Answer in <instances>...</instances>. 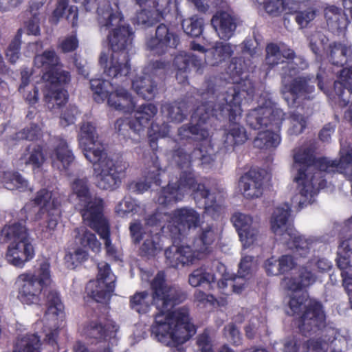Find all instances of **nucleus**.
<instances>
[{
	"instance_id": "obj_15",
	"label": "nucleus",
	"mask_w": 352,
	"mask_h": 352,
	"mask_svg": "<svg viewBox=\"0 0 352 352\" xmlns=\"http://www.w3.org/2000/svg\"><path fill=\"white\" fill-rule=\"evenodd\" d=\"M116 8L110 6L108 2L98 8V22L101 28L108 29L114 26H118L113 30L108 35L109 44H130L133 40V32L129 25H120L122 20V15L118 10V6Z\"/></svg>"
},
{
	"instance_id": "obj_27",
	"label": "nucleus",
	"mask_w": 352,
	"mask_h": 352,
	"mask_svg": "<svg viewBox=\"0 0 352 352\" xmlns=\"http://www.w3.org/2000/svg\"><path fill=\"white\" fill-rule=\"evenodd\" d=\"M211 24L218 36L223 41L230 39L236 28L234 18L227 12H217L212 16Z\"/></svg>"
},
{
	"instance_id": "obj_24",
	"label": "nucleus",
	"mask_w": 352,
	"mask_h": 352,
	"mask_svg": "<svg viewBox=\"0 0 352 352\" xmlns=\"http://www.w3.org/2000/svg\"><path fill=\"white\" fill-rule=\"evenodd\" d=\"M117 331L116 324L111 320L96 319L86 322L82 333L91 344L108 342Z\"/></svg>"
},
{
	"instance_id": "obj_7",
	"label": "nucleus",
	"mask_w": 352,
	"mask_h": 352,
	"mask_svg": "<svg viewBox=\"0 0 352 352\" xmlns=\"http://www.w3.org/2000/svg\"><path fill=\"white\" fill-rule=\"evenodd\" d=\"M34 65L43 67V80L47 83L44 100L50 111L60 109L68 102L67 87L71 82L69 71L63 69L59 58L53 50L35 56Z\"/></svg>"
},
{
	"instance_id": "obj_4",
	"label": "nucleus",
	"mask_w": 352,
	"mask_h": 352,
	"mask_svg": "<svg viewBox=\"0 0 352 352\" xmlns=\"http://www.w3.org/2000/svg\"><path fill=\"white\" fill-rule=\"evenodd\" d=\"M112 52L110 65L104 73L112 82L102 78L90 80V89L94 100L98 103L107 100L108 105L122 112L131 111L134 108L131 94L124 88L129 85L128 75L131 72L128 45H108Z\"/></svg>"
},
{
	"instance_id": "obj_39",
	"label": "nucleus",
	"mask_w": 352,
	"mask_h": 352,
	"mask_svg": "<svg viewBox=\"0 0 352 352\" xmlns=\"http://www.w3.org/2000/svg\"><path fill=\"white\" fill-rule=\"evenodd\" d=\"M316 281V276L306 267H300L298 270V275L292 277L288 282V287L294 292L300 291L309 287Z\"/></svg>"
},
{
	"instance_id": "obj_18",
	"label": "nucleus",
	"mask_w": 352,
	"mask_h": 352,
	"mask_svg": "<svg viewBox=\"0 0 352 352\" xmlns=\"http://www.w3.org/2000/svg\"><path fill=\"white\" fill-rule=\"evenodd\" d=\"M98 269L96 280H89L85 289L89 298L97 302L103 303L110 300L114 292L116 276L107 263H99Z\"/></svg>"
},
{
	"instance_id": "obj_16",
	"label": "nucleus",
	"mask_w": 352,
	"mask_h": 352,
	"mask_svg": "<svg viewBox=\"0 0 352 352\" xmlns=\"http://www.w3.org/2000/svg\"><path fill=\"white\" fill-rule=\"evenodd\" d=\"M186 168V170L181 172L179 179L174 184L182 193L184 194L188 190H192L195 198L204 199L205 212L213 219H216L222 210V206L216 201L215 194L211 193L204 184L197 183L192 167Z\"/></svg>"
},
{
	"instance_id": "obj_21",
	"label": "nucleus",
	"mask_w": 352,
	"mask_h": 352,
	"mask_svg": "<svg viewBox=\"0 0 352 352\" xmlns=\"http://www.w3.org/2000/svg\"><path fill=\"white\" fill-rule=\"evenodd\" d=\"M78 206L82 219L89 228L97 232L109 226L104 214V201L102 198L95 195Z\"/></svg>"
},
{
	"instance_id": "obj_59",
	"label": "nucleus",
	"mask_w": 352,
	"mask_h": 352,
	"mask_svg": "<svg viewBox=\"0 0 352 352\" xmlns=\"http://www.w3.org/2000/svg\"><path fill=\"white\" fill-rule=\"evenodd\" d=\"M78 113V109L75 105H69L61 113L60 118V124L63 127H66L72 124L76 121V117Z\"/></svg>"
},
{
	"instance_id": "obj_42",
	"label": "nucleus",
	"mask_w": 352,
	"mask_h": 352,
	"mask_svg": "<svg viewBox=\"0 0 352 352\" xmlns=\"http://www.w3.org/2000/svg\"><path fill=\"white\" fill-rule=\"evenodd\" d=\"M162 20L153 11L152 9L144 8L137 11L133 18L134 25L140 26L142 28H148L153 27Z\"/></svg>"
},
{
	"instance_id": "obj_48",
	"label": "nucleus",
	"mask_w": 352,
	"mask_h": 352,
	"mask_svg": "<svg viewBox=\"0 0 352 352\" xmlns=\"http://www.w3.org/2000/svg\"><path fill=\"white\" fill-rule=\"evenodd\" d=\"M169 126L168 124L163 122L161 125L151 122L148 131V142L153 151L157 150V140L160 138H164L168 135Z\"/></svg>"
},
{
	"instance_id": "obj_45",
	"label": "nucleus",
	"mask_w": 352,
	"mask_h": 352,
	"mask_svg": "<svg viewBox=\"0 0 352 352\" xmlns=\"http://www.w3.org/2000/svg\"><path fill=\"white\" fill-rule=\"evenodd\" d=\"M214 280V274L208 272L205 266L194 270L188 276L189 284L195 287L205 283L210 285Z\"/></svg>"
},
{
	"instance_id": "obj_56",
	"label": "nucleus",
	"mask_w": 352,
	"mask_h": 352,
	"mask_svg": "<svg viewBox=\"0 0 352 352\" xmlns=\"http://www.w3.org/2000/svg\"><path fill=\"white\" fill-rule=\"evenodd\" d=\"M170 0H153L148 3V7L161 19H165L170 12Z\"/></svg>"
},
{
	"instance_id": "obj_31",
	"label": "nucleus",
	"mask_w": 352,
	"mask_h": 352,
	"mask_svg": "<svg viewBox=\"0 0 352 352\" xmlns=\"http://www.w3.org/2000/svg\"><path fill=\"white\" fill-rule=\"evenodd\" d=\"M51 157L58 161L64 170H67L70 166L75 158L66 140L60 137L54 138V149Z\"/></svg>"
},
{
	"instance_id": "obj_47",
	"label": "nucleus",
	"mask_w": 352,
	"mask_h": 352,
	"mask_svg": "<svg viewBox=\"0 0 352 352\" xmlns=\"http://www.w3.org/2000/svg\"><path fill=\"white\" fill-rule=\"evenodd\" d=\"M71 187L73 194L76 196L78 204L85 202L93 196L90 191L89 181L86 177L75 179Z\"/></svg>"
},
{
	"instance_id": "obj_28",
	"label": "nucleus",
	"mask_w": 352,
	"mask_h": 352,
	"mask_svg": "<svg viewBox=\"0 0 352 352\" xmlns=\"http://www.w3.org/2000/svg\"><path fill=\"white\" fill-rule=\"evenodd\" d=\"M1 235L6 242L10 243L32 240L26 227L25 219L6 224L1 230Z\"/></svg>"
},
{
	"instance_id": "obj_61",
	"label": "nucleus",
	"mask_w": 352,
	"mask_h": 352,
	"mask_svg": "<svg viewBox=\"0 0 352 352\" xmlns=\"http://www.w3.org/2000/svg\"><path fill=\"white\" fill-rule=\"evenodd\" d=\"M295 20L300 28L307 27L309 22L316 17V11L312 8H308L304 11H296Z\"/></svg>"
},
{
	"instance_id": "obj_46",
	"label": "nucleus",
	"mask_w": 352,
	"mask_h": 352,
	"mask_svg": "<svg viewBox=\"0 0 352 352\" xmlns=\"http://www.w3.org/2000/svg\"><path fill=\"white\" fill-rule=\"evenodd\" d=\"M335 340V336L329 338L327 340L323 338H309L304 341L302 352H327Z\"/></svg>"
},
{
	"instance_id": "obj_38",
	"label": "nucleus",
	"mask_w": 352,
	"mask_h": 352,
	"mask_svg": "<svg viewBox=\"0 0 352 352\" xmlns=\"http://www.w3.org/2000/svg\"><path fill=\"white\" fill-rule=\"evenodd\" d=\"M154 303L147 291L136 292L129 298V307L140 314L148 313Z\"/></svg>"
},
{
	"instance_id": "obj_35",
	"label": "nucleus",
	"mask_w": 352,
	"mask_h": 352,
	"mask_svg": "<svg viewBox=\"0 0 352 352\" xmlns=\"http://www.w3.org/2000/svg\"><path fill=\"white\" fill-rule=\"evenodd\" d=\"M204 151L201 148L196 147L190 153H188L184 148L179 146L174 150L173 157L178 166L184 169L192 167V163L196 160L199 162Z\"/></svg>"
},
{
	"instance_id": "obj_17",
	"label": "nucleus",
	"mask_w": 352,
	"mask_h": 352,
	"mask_svg": "<svg viewBox=\"0 0 352 352\" xmlns=\"http://www.w3.org/2000/svg\"><path fill=\"white\" fill-rule=\"evenodd\" d=\"M170 66V62L166 60H151L143 69V75L131 80L128 78L134 91L146 100H153L158 93L157 83L153 76L164 73Z\"/></svg>"
},
{
	"instance_id": "obj_22",
	"label": "nucleus",
	"mask_w": 352,
	"mask_h": 352,
	"mask_svg": "<svg viewBox=\"0 0 352 352\" xmlns=\"http://www.w3.org/2000/svg\"><path fill=\"white\" fill-rule=\"evenodd\" d=\"M230 221L235 228L243 248H248L257 241L260 234V224L252 215L235 212L232 214Z\"/></svg>"
},
{
	"instance_id": "obj_30",
	"label": "nucleus",
	"mask_w": 352,
	"mask_h": 352,
	"mask_svg": "<svg viewBox=\"0 0 352 352\" xmlns=\"http://www.w3.org/2000/svg\"><path fill=\"white\" fill-rule=\"evenodd\" d=\"M162 168L153 166L148 170L144 171V180L133 182L129 184V188L133 192L141 194L147 191L152 184L161 186L162 180L160 179Z\"/></svg>"
},
{
	"instance_id": "obj_11",
	"label": "nucleus",
	"mask_w": 352,
	"mask_h": 352,
	"mask_svg": "<svg viewBox=\"0 0 352 352\" xmlns=\"http://www.w3.org/2000/svg\"><path fill=\"white\" fill-rule=\"evenodd\" d=\"M330 60L332 64L343 67L338 80L333 83L335 95L332 96L335 102L340 107H345L352 102V49L351 45H329Z\"/></svg>"
},
{
	"instance_id": "obj_49",
	"label": "nucleus",
	"mask_w": 352,
	"mask_h": 352,
	"mask_svg": "<svg viewBox=\"0 0 352 352\" xmlns=\"http://www.w3.org/2000/svg\"><path fill=\"white\" fill-rule=\"evenodd\" d=\"M26 151L28 157L25 164L31 165L33 168H41L45 160L43 146L39 144L30 145L27 147Z\"/></svg>"
},
{
	"instance_id": "obj_37",
	"label": "nucleus",
	"mask_w": 352,
	"mask_h": 352,
	"mask_svg": "<svg viewBox=\"0 0 352 352\" xmlns=\"http://www.w3.org/2000/svg\"><path fill=\"white\" fill-rule=\"evenodd\" d=\"M0 182L10 190L23 192L28 189V182L17 171H3L0 175Z\"/></svg>"
},
{
	"instance_id": "obj_44",
	"label": "nucleus",
	"mask_w": 352,
	"mask_h": 352,
	"mask_svg": "<svg viewBox=\"0 0 352 352\" xmlns=\"http://www.w3.org/2000/svg\"><path fill=\"white\" fill-rule=\"evenodd\" d=\"M41 340L38 335L27 334L16 343L14 352H39Z\"/></svg>"
},
{
	"instance_id": "obj_40",
	"label": "nucleus",
	"mask_w": 352,
	"mask_h": 352,
	"mask_svg": "<svg viewBox=\"0 0 352 352\" xmlns=\"http://www.w3.org/2000/svg\"><path fill=\"white\" fill-rule=\"evenodd\" d=\"M76 241L83 248L89 249L97 252L100 249V243L95 234L85 228H76L74 230Z\"/></svg>"
},
{
	"instance_id": "obj_52",
	"label": "nucleus",
	"mask_w": 352,
	"mask_h": 352,
	"mask_svg": "<svg viewBox=\"0 0 352 352\" xmlns=\"http://www.w3.org/2000/svg\"><path fill=\"white\" fill-rule=\"evenodd\" d=\"M87 250L77 248L74 252H67L65 256V262L72 268L76 267L88 259Z\"/></svg>"
},
{
	"instance_id": "obj_5",
	"label": "nucleus",
	"mask_w": 352,
	"mask_h": 352,
	"mask_svg": "<svg viewBox=\"0 0 352 352\" xmlns=\"http://www.w3.org/2000/svg\"><path fill=\"white\" fill-rule=\"evenodd\" d=\"M97 138L96 126L90 122H82L78 140L85 146V157L93 164L94 184L100 189L113 191L121 185L127 165L122 159L109 156L102 144H96Z\"/></svg>"
},
{
	"instance_id": "obj_19",
	"label": "nucleus",
	"mask_w": 352,
	"mask_h": 352,
	"mask_svg": "<svg viewBox=\"0 0 352 352\" xmlns=\"http://www.w3.org/2000/svg\"><path fill=\"white\" fill-rule=\"evenodd\" d=\"M32 201L34 205L40 207V213H46L44 221L45 230H43L51 234V232L56 229L61 214L60 197L47 188H41L36 192Z\"/></svg>"
},
{
	"instance_id": "obj_54",
	"label": "nucleus",
	"mask_w": 352,
	"mask_h": 352,
	"mask_svg": "<svg viewBox=\"0 0 352 352\" xmlns=\"http://www.w3.org/2000/svg\"><path fill=\"white\" fill-rule=\"evenodd\" d=\"M162 111L166 113L168 118L173 122H182L185 118L182 108L175 102L164 104L162 106Z\"/></svg>"
},
{
	"instance_id": "obj_34",
	"label": "nucleus",
	"mask_w": 352,
	"mask_h": 352,
	"mask_svg": "<svg viewBox=\"0 0 352 352\" xmlns=\"http://www.w3.org/2000/svg\"><path fill=\"white\" fill-rule=\"evenodd\" d=\"M324 16L329 29L334 32L344 34L346 27V19L341 9L336 6H329L324 10Z\"/></svg>"
},
{
	"instance_id": "obj_29",
	"label": "nucleus",
	"mask_w": 352,
	"mask_h": 352,
	"mask_svg": "<svg viewBox=\"0 0 352 352\" xmlns=\"http://www.w3.org/2000/svg\"><path fill=\"white\" fill-rule=\"evenodd\" d=\"M133 104L135 102H133ZM135 104L131 111L133 112V122H132L133 127L136 128L138 131H143L145 127L148 126L152 121L153 118L156 116L158 111L157 107L153 103H144L140 105L136 109Z\"/></svg>"
},
{
	"instance_id": "obj_33",
	"label": "nucleus",
	"mask_w": 352,
	"mask_h": 352,
	"mask_svg": "<svg viewBox=\"0 0 352 352\" xmlns=\"http://www.w3.org/2000/svg\"><path fill=\"white\" fill-rule=\"evenodd\" d=\"M40 12L31 14L30 18L25 22V28L27 33H24L22 29H19L15 35L12 44H20L28 41L27 38L30 35L37 36L40 33V23L43 19Z\"/></svg>"
},
{
	"instance_id": "obj_20",
	"label": "nucleus",
	"mask_w": 352,
	"mask_h": 352,
	"mask_svg": "<svg viewBox=\"0 0 352 352\" xmlns=\"http://www.w3.org/2000/svg\"><path fill=\"white\" fill-rule=\"evenodd\" d=\"M167 228L174 239H181L184 232L199 226V214L193 208L183 207L177 208L168 214Z\"/></svg>"
},
{
	"instance_id": "obj_50",
	"label": "nucleus",
	"mask_w": 352,
	"mask_h": 352,
	"mask_svg": "<svg viewBox=\"0 0 352 352\" xmlns=\"http://www.w3.org/2000/svg\"><path fill=\"white\" fill-rule=\"evenodd\" d=\"M155 39L159 44H175L179 43L180 38L178 34L168 29L164 23L159 25L155 31Z\"/></svg>"
},
{
	"instance_id": "obj_36",
	"label": "nucleus",
	"mask_w": 352,
	"mask_h": 352,
	"mask_svg": "<svg viewBox=\"0 0 352 352\" xmlns=\"http://www.w3.org/2000/svg\"><path fill=\"white\" fill-rule=\"evenodd\" d=\"M279 47L280 45H266L265 64L268 65L269 69L284 63V59L289 60L294 55L293 50H280Z\"/></svg>"
},
{
	"instance_id": "obj_63",
	"label": "nucleus",
	"mask_w": 352,
	"mask_h": 352,
	"mask_svg": "<svg viewBox=\"0 0 352 352\" xmlns=\"http://www.w3.org/2000/svg\"><path fill=\"white\" fill-rule=\"evenodd\" d=\"M223 330L226 336L234 345L237 346L241 342V333L235 324H228L225 326Z\"/></svg>"
},
{
	"instance_id": "obj_6",
	"label": "nucleus",
	"mask_w": 352,
	"mask_h": 352,
	"mask_svg": "<svg viewBox=\"0 0 352 352\" xmlns=\"http://www.w3.org/2000/svg\"><path fill=\"white\" fill-rule=\"evenodd\" d=\"M259 106L250 110L246 116V122L250 128L259 131L253 141L254 147L269 149L277 147L281 141L280 131L285 113L276 107L269 93H263L258 100Z\"/></svg>"
},
{
	"instance_id": "obj_25",
	"label": "nucleus",
	"mask_w": 352,
	"mask_h": 352,
	"mask_svg": "<svg viewBox=\"0 0 352 352\" xmlns=\"http://www.w3.org/2000/svg\"><path fill=\"white\" fill-rule=\"evenodd\" d=\"M35 256L32 240L10 243L6 252V259L10 265L23 268Z\"/></svg>"
},
{
	"instance_id": "obj_62",
	"label": "nucleus",
	"mask_w": 352,
	"mask_h": 352,
	"mask_svg": "<svg viewBox=\"0 0 352 352\" xmlns=\"http://www.w3.org/2000/svg\"><path fill=\"white\" fill-rule=\"evenodd\" d=\"M129 232L132 242L135 245L139 244L144 236V228L141 222L139 221L131 222L129 226Z\"/></svg>"
},
{
	"instance_id": "obj_10",
	"label": "nucleus",
	"mask_w": 352,
	"mask_h": 352,
	"mask_svg": "<svg viewBox=\"0 0 352 352\" xmlns=\"http://www.w3.org/2000/svg\"><path fill=\"white\" fill-rule=\"evenodd\" d=\"M307 294H294L290 297L289 307L292 316H299L298 328L302 334H312L326 326V314L322 302L310 299Z\"/></svg>"
},
{
	"instance_id": "obj_58",
	"label": "nucleus",
	"mask_w": 352,
	"mask_h": 352,
	"mask_svg": "<svg viewBox=\"0 0 352 352\" xmlns=\"http://www.w3.org/2000/svg\"><path fill=\"white\" fill-rule=\"evenodd\" d=\"M304 340L299 336L287 337L283 342V352H300L302 349Z\"/></svg>"
},
{
	"instance_id": "obj_51",
	"label": "nucleus",
	"mask_w": 352,
	"mask_h": 352,
	"mask_svg": "<svg viewBox=\"0 0 352 352\" xmlns=\"http://www.w3.org/2000/svg\"><path fill=\"white\" fill-rule=\"evenodd\" d=\"M184 32L191 36H199L203 30L204 21L197 16L183 20L182 23Z\"/></svg>"
},
{
	"instance_id": "obj_60",
	"label": "nucleus",
	"mask_w": 352,
	"mask_h": 352,
	"mask_svg": "<svg viewBox=\"0 0 352 352\" xmlns=\"http://www.w3.org/2000/svg\"><path fill=\"white\" fill-rule=\"evenodd\" d=\"M19 138L29 141L38 139L41 135V129L37 124L32 123L19 133Z\"/></svg>"
},
{
	"instance_id": "obj_2",
	"label": "nucleus",
	"mask_w": 352,
	"mask_h": 352,
	"mask_svg": "<svg viewBox=\"0 0 352 352\" xmlns=\"http://www.w3.org/2000/svg\"><path fill=\"white\" fill-rule=\"evenodd\" d=\"M151 298L155 304H161L162 311L156 314L151 327V335L166 346L175 347L174 352H185L182 344L189 340L197 332L195 326L190 322L189 311L181 307L168 312L165 316L162 312L169 310L186 299V294L181 289L168 285L164 272L159 271L150 283Z\"/></svg>"
},
{
	"instance_id": "obj_55",
	"label": "nucleus",
	"mask_w": 352,
	"mask_h": 352,
	"mask_svg": "<svg viewBox=\"0 0 352 352\" xmlns=\"http://www.w3.org/2000/svg\"><path fill=\"white\" fill-rule=\"evenodd\" d=\"M46 303L48 311L56 316H58L64 307L59 294L56 291H50L48 292L46 296Z\"/></svg>"
},
{
	"instance_id": "obj_43",
	"label": "nucleus",
	"mask_w": 352,
	"mask_h": 352,
	"mask_svg": "<svg viewBox=\"0 0 352 352\" xmlns=\"http://www.w3.org/2000/svg\"><path fill=\"white\" fill-rule=\"evenodd\" d=\"M162 250L160 236L151 235L146 238L140 248V255L146 258H154Z\"/></svg>"
},
{
	"instance_id": "obj_13",
	"label": "nucleus",
	"mask_w": 352,
	"mask_h": 352,
	"mask_svg": "<svg viewBox=\"0 0 352 352\" xmlns=\"http://www.w3.org/2000/svg\"><path fill=\"white\" fill-rule=\"evenodd\" d=\"M207 91V86L201 93L204 101L193 111L189 123L183 124L178 129L177 135L180 140H186L191 143L193 141H203L209 136L207 126L208 122L213 117L215 107L211 102V98H204V94Z\"/></svg>"
},
{
	"instance_id": "obj_12",
	"label": "nucleus",
	"mask_w": 352,
	"mask_h": 352,
	"mask_svg": "<svg viewBox=\"0 0 352 352\" xmlns=\"http://www.w3.org/2000/svg\"><path fill=\"white\" fill-rule=\"evenodd\" d=\"M291 213V206L287 203L277 207L271 219V229L276 235H281L287 247L299 257H307L309 254L311 241L300 235L294 228L287 226Z\"/></svg>"
},
{
	"instance_id": "obj_41",
	"label": "nucleus",
	"mask_w": 352,
	"mask_h": 352,
	"mask_svg": "<svg viewBox=\"0 0 352 352\" xmlns=\"http://www.w3.org/2000/svg\"><path fill=\"white\" fill-rule=\"evenodd\" d=\"M184 197L179 188L174 183H168L165 187H163L157 196V202L162 206H167L170 204H176L181 201Z\"/></svg>"
},
{
	"instance_id": "obj_32",
	"label": "nucleus",
	"mask_w": 352,
	"mask_h": 352,
	"mask_svg": "<svg viewBox=\"0 0 352 352\" xmlns=\"http://www.w3.org/2000/svg\"><path fill=\"white\" fill-rule=\"evenodd\" d=\"M295 264L292 256L283 255L278 260L272 256L265 261L264 265L267 275L277 276L292 270Z\"/></svg>"
},
{
	"instance_id": "obj_26",
	"label": "nucleus",
	"mask_w": 352,
	"mask_h": 352,
	"mask_svg": "<svg viewBox=\"0 0 352 352\" xmlns=\"http://www.w3.org/2000/svg\"><path fill=\"white\" fill-rule=\"evenodd\" d=\"M239 185L245 198L259 197L263 194V176L260 170L251 168L241 177Z\"/></svg>"
},
{
	"instance_id": "obj_64",
	"label": "nucleus",
	"mask_w": 352,
	"mask_h": 352,
	"mask_svg": "<svg viewBox=\"0 0 352 352\" xmlns=\"http://www.w3.org/2000/svg\"><path fill=\"white\" fill-rule=\"evenodd\" d=\"M197 345L200 352H213L211 340L207 331L197 336Z\"/></svg>"
},
{
	"instance_id": "obj_14",
	"label": "nucleus",
	"mask_w": 352,
	"mask_h": 352,
	"mask_svg": "<svg viewBox=\"0 0 352 352\" xmlns=\"http://www.w3.org/2000/svg\"><path fill=\"white\" fill-rule=\"evenodd\" d=\"M17 281L20 283L18 300L23 305H39L43 289L51 283L50 264L47 262L42 263L37 274L31 272L20 274Z\"/></svg>"
},
{
	"instance_id": "obj_53",
	"label": "nucleus",
	"mask_w": 352,
	"mask_h": 352,
	"mask_svg": "<svg viewBox=\"0 0 352 352\" xmlns=\"http://www.w3.org/2000/svg\"><path fill=\"white\" fill-rule=\"evenodd\" d=\"M132 122H133V118L131 120L123 118L117 119L115 123V129L118 135L123 136L124 139H127L131 138V131L139 133L140 131H138L136 128L133 127Z\"/></svg>"
},
{
	"instance_id": "obj_23",
	"label": "nucleus",
	"mask_w": 352,
	"mask_h": 352,
	"mask_svg": "<svg viewBox=\"0 0 352 352\" xmlns=\"http://www.w3.org/2000/svg\"><path fill=\"white\" fill-rule=\"evenodd\" d=\"M315 80L313 76H300L294 78L287 83L284 89L292 96L291 104L300 106L305 100H312L314 98Z\"/></svg>"
},
{
	"instance_id": "obj_8",
	"label": "nucleus",
	"mask_w": 352,
	"mask_h": 352,
	"mask_svg": "<svg viewBox=\"0 0 352 352\" xmlns=\"http://www.w3.org/2000/svg\"><path fill=\"white\" fill-rule=\"evenodd\" d=\"M191 50L198 51L203 54V58L186 52H180L173 60V66L177 69L176 79L180 84L188 81L187 73L192 69L198 74L204 72V64L217 66L229 59L232 53V45H212L206 49L204 45H190Z\"/></svg>"
},
{
	"instance_id": "obj_3",
	"label": "nucleus",
	"mask_w": 352,
	"mask_h": 352,
	"mask_svg": "<svg viewBox=\"0 0 352 352\" xmlns=\"http://www.w3.org/2000/svg\"><path fill=\"white\" fill-rule=\"evenodd\" d=\"M294 161L298 166L294 181L298 185L299 193L305 197H312L327 186L324 173H345L352 170V146L341 148L338 160L317 158L314 148H300L294 153Z\"/></svg>"
},
{
	"instance_id": "obj_57",
	"label": "nucleus",
	"mask_w": 352,
	"mask_h": 352,
	"mask_svg": "<svg viewBox=\"0 0 352 352\" xmlns=\"http://www.w3.org/2000/svg\"><path fill=\"white\" fill-rule=\"evenodd\" d=\"M138 206L135 199L125 197L116 205L115 212L118 216L124 217L127 214L136 210Z\"/></svg>"
},
{
	"instance_id": "obj_9",
	"label": "nucleus",
	"mask_w": 352,
	"mask_h": 352,
	"mask_svg": "<svg viewBox=\"0 0 352 352\" xmlns=\"http://www.w3.org/2000/svg\"><path fill=\"white\" fill-rule=\"evenodd\" d=\"M216 238L217 234L212 226L201 228L195 237L192 247L181 245L166 248L164 252L166 263L173 268L193 264L196 260L202 259L211 252Z\"/></svg>"
},
{
	"instance_id": "obj_1",
	"label": "nucleus",
	"mask_w": 352,
	"mask_h": 352,
	"mask_svg": "<svg viewBox=\"0 0 352 352\" xmlns=\"http://www.w3.org/2000/svg\"><path fill=\"white\" fill-rule=\"evenodd\" d=\"M256 66L250 58H232L226 69L228 80L232 84L224 92L218 93L216 85L207 81V91L204 98H211L215 107L213 117L220 115L228 116L229 124L223 129L221 137L222 146L226 151H232L236 146L243 144L248 140L246 130L236 122L242 112L243 99H252L255 92V85L250 78Z\"/></svg>"
}]
</instances>
